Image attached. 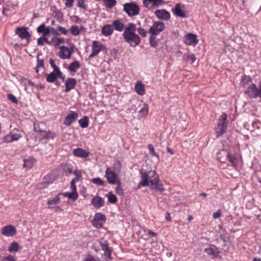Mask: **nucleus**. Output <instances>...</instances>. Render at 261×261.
I'll use <instances>...</instances> for the list:
<instances>
[{
  "label": "nucleus",
  "mask_w": 261,
  "mask_h": 261,
  "mask_svg": "<svg viewBox=\"0 0 261 261\" xmlns=\"http://www.w3.org/2000/svg\"><path fill=\"white\" fill-rule=\"evenodd\" d=\"M136 30V24L130 22L127 24V27L124 29L122 34L125 41L133 47L139 45L141 42L140 37L135 33Z\"/></svg>",
  "instance_id": "obj_1"
},
{
  "label": "nucleus",
  "mask_w": 261,
  "mask_h": 261,
  "mask_svg": "<svg viewBox=\"0 0 261 261\" xmlns=\"http://www.w3.org/2000/svg\"><path fill=\"white\" fill-rule=\"evenodd\" d=\"M141 175L142 181L138 185V188H140L141 186H149L150 183V179H155L156 177L159 178L158 174L155 171H149L148 172L144 171L142 169L139 170Z\"/></svg>",
  "instance_id": "obj_2"
},
{
  "label": "nucleus",
  "mask_w": 261,
  "mask_h": 261,
  "mask_svg": "<svg viewBox=\"0 0 261 261\" xmlns=\"http://www.w3.org/2000/svg\"><path fill=\"white\" fill-rule=\"evenodd\" d=\"M227 115L223 114L220 116L217 126L215 127V133L217 137H219L226 132L227 127Z\"/></svg>",
  "instance_id": "obj_3"
},
{
  "label": "nucleus",
  "mask_w": 261,
  "mask_h": 261,
  "mask_svg": "<svg viewBox=\"0 0 261 261\" xmlns=\"http://www.w3.org/2000/svg\"><path fill=\"white\" fill-rule=\"evenodd\" d=\"M123 10L129 16L137 15L140 12L139 6L134 2L125 3L123 5Z\"/></svg>",
  "instance_id": "obj_4"
},
{
  "label": "nucleus",
  "mask_w": 261,
  "mask_h": 261,
  "mask_svg": "<svg viewBox=\"0 0 261 261\" xmlns=\"http://www.w3.org/2000/svg\"><path fill=\"white\" fill-rule=\"evenodd\" d=\"M165 29V23L162 21H155L150 28L148 32L150 35H158Z\"/></svg>",
  "instance_id": "obj_5"
},
{
  "label": "nucleus",
  "mask_w": 261,
  "mask_h": 261,
  "mask_svg": "<svg viewBox=\"0 0 261 261\" xmlns=\"http://www.w3.org/2000/svg\"><path fill=\"white\" fill-rule=\"evenodd\" d=\"M106 220V217L104 214L101 213H96L92 221V225L97 228H101L105 223Z\"/></svg>",
  "instance_id": "obj_6"
},
{
  "label": "nucleus",
  "mask_w": 261,
  "mask_h": 261,
  "mask_svg": "<svg viewBox=\"0 0 261 261\" xmlns=\"http://www.w3.org/2000/svg\"><path fill=\"white\" fill-rule=\"evenodd\" d=\"M185 7L180 3H177L175 5L174 8L172 10L173 13L176 17L181 18H187L188 13L185 10Z\"/></svg>",
  "instance_id": "obj_7"
},
{
  "label": "nucleus",
  "mask_w": 261,
  "mask_h": 261,
  "mask_svg": "<svg viewBox=\"0 0 261 261\" xmlns=\"http://www.w3.org/2000/svg\"><path fill=\"white\" fill-rule=\"evenodd\" d=\"M15 32V34L17 35L20 39H26L27 40V43L29 42L31 35L27 31V29L26 28H17L16 29Z\"/></svg>",
  "instance_id": "obj_8"
},
{
  "label": "nucleus",
  "mask_w": 261,
  "mask_h": 261,
  "mask_svg": "<svg viewBox=\"0 0 261 261\" xmlns=\"http://www.w3.org/2000/svg\"><path fill=\"white\" fill-rule=\"evenodd\" d=\"M105 176L110 184L114 185L117 181H116L117 175L110 168H107L105 172Z\"/></svg>",
  "instance_id": "obj_9"
},
{
  "label": "nucleus",
  "mask_w": 261,
  "mask_h": 261,
  "mask_svg": "<svg viewBox=\"0 0 261 261\" xmlns=\"http://www.w3.org/2000/svg\"><path fill=\"white\" fill-rule=\"evenodd\" d=\"M184 42L185 43L189 45H195L198 42L197 40V36L195 34L188 33L184 36Z\"/></svg>",
  "instance_id": "obj_10"
},
{
  "label": "nucleus",
  "mask_w": 261,
  "mask_h": 261,
  "mask_svg": "<svg viewBox=\"0 0 261 261\" xmlns=\"http://www.w3.org/2000/svg\"><path fill=\"white\" fill-rule=\"evenodd\" d=\"M1 233L6 237H12L16 234V229L13 225H7L2 228Z\"/></svg>",
  "instance_id": "obj_11"
},
{
  "label": "nucleus",
  "mask_w": 261,
  "mask_h": 261,
  "mask_svg": "<svg viewBox=\"0 0 261 261\" xmlns=\"http://www.w3.org/2000/svg\"><path fill=\"white\" fill-rule=\"evenodd\" d=\"M204 251L209 255L213 256L214 258H217L220 252L219 248L213 244H210V247L205 248Z\"/></svg>",
  "instance_id": "obj_12"
},
{
  "label": "nucleus",
  "mask_w": 261,
  "mask_h": 261,
  "mask_svg": "<svg viewBox=\"0 0 261 261\" xmlns=\"http://www.w3.org/2000/svg\"><path fill=\"white\" fill-rule=\"evenodd\" d=\"M62 54H60V57L62 59H70L72 54L73 53V47L70 48H68L65 46H62L60 47Z\"/></svg>",
  "instance_id": "obj_13"
},
{
  "label": "nucleus",
  "mask_w": 261,
  "mask_h": 261,
  "mask_svg": "<svg viewBox=\"0 0 261 261\" xmlns=\"http://www.w3.org/2000/svg\"><path fill=\"white\" fill-rule=\"evenodd\" d=\"M150 185L151 188L152 189H155L161 192H163L165 191V189L163 188V185L160 182L159 179H150Z\"/></svg>",
  "instance_id": "obj_14"
},
{
  "label": "nucleus",
  "mask_w": 261,
  "mask_h": 261,
  "mask_svg": "<svg viewBox=\"0 0 261 261\" xmlns=\"http://www.w3.org/2000/svg\"><path fill=\"white\" fill-rule=\"evenodd\" d=\"M154 14L160 19L167 21L170 18L169 12L165 9L157 10L155 11Z\"/></svg>",
  "instance_id": "obj_15"
},
{
  "label": "nucleus",
  "mask_w": 261,
  "mask_h": 261,
  "mask_svg": "<svg viewBox=\"0 0 261 261\" xmlns=\"http://www.w3.org/2000/svg\"><path fill=\"white\" fill-rule=\"evenodd\" d=\"M102 43L97 41H94L92 42V53L89 58H93L96 56L101 50V46Z\"/></svg>",
  "instance_id": "obj_16"
},
{
  "label": "nucleus",
  "mask_w": 261,
  "mask_h": 261,
  "mask_svg": "<svg viewBox=\"0 0 261 261\" xmlns=\"http://www.w3.org/2000/svg\"><path fill=\"white\" fill-rule=\"evenodd\" d=\"M77 114L75 112H72L65 117L64 124L67 126H70L77 118Z\"/></svg>",
  "instance_id": "obj_17"
},
{
  "label": "nucleus",
  "mask_w": 261,
  "mask_h": 261,
  "mask_svg": "<svg viewBox=\"0 0 261 261\" xmlns=\"http://www.w3.org/2000/svg\"><path fill=\"white\" fill-rule=\"evenodd\" d=\"M76 84V80L74 78H68L65 81V92H67L73 89Z\"/></svg>",
  "instance_id": "obj_18"
},
{
  "label": "nucleus",
  "mask_w": 261,
  "mask_h": 261,
  "mask_svg": "<svg viewBox=\"0 0 261 261\" xmlns=\"http://www.w3.org/2000/svg\"><path fill=\"white\" fill-rule=\"evenodd\" d=\"M91 204L96 208H100L104 205L105 201L101 197L97 196L92 198Z\"/></svg>",
  "instance_id": "obj_19"
},
{
  "label": "nucleus",
  "mask_w": 261,
  "mask_h": 261,
  "mask_svg": "<svg viewBox=\"0 0 261 261\" xmlns=\"http://www.w3.org/2000/svg\"><path fill=\"white\" fill-rule=\"evenodd\" d=\"M73 153V154L76 156L85 158H87L89 154V153L88 151H86L84 149L80 148L74 149Z\"/></svg>",
  "instance_id": "obj_20"
},
{
  "label": "nucleus",
  "mask_w": 261,
  "mask_h": 261,
  "mask_svg": "<svg viewBox=\"0 0 261 261\" xmlns=\"http://www.w3.org/2000/svg\"><path fill=\"white\" fill-rule=\"evenodd\" d=\"M135 89L137 93L139 95H143L145 94L144 85L142 83L141 81H138L136 83Z\"/></svg>",
  "instance_id": "obj_21"
},
{
  "label": "nucleus",
  "mask_w": 261,
  "mask_h": 261,
  "mask_svg": "<svg viewBox=\"0 0 261 261\" xmlns=\"http://www.w3.org/2000/svg\"><path fill=\"white\" fill-rule=\"evenodd\" d=\"M113 32V29L111 25H105L101 29V34L105 36H109Z\"/></svg>",
  "instance_id": "obj_22"
},
{
  "label": "nucleus",
  "mask_w": 261,
  "mask_h": 261,
  "mask_svg": "<svg viewBox=\"0 0 261 261\" xmlns=\"http://www.w3.org/2000/svg\"><path fill=\"white\" fill-rule=\"evenodd\" d=\"M256 90V85L254 84H251L248 89L245 91V93H247L250 97L255 98Z\"/></svg>",
  "instance_id": "obj_23"
},
{
  "label": "nucleus",
  "mask_w": 261,
  "mask_h": 261,
  "mask_svg": "<svg viewBox=\"0 0 261 261\" xmlns=\"http://www.w3.org/2000/svg\"><path fill=\"white\" fill-rule=\"evenodd\" d=\"M112 25L115 30L119 32L122 31L124 27V24L119 19L114 20L112 23Z\"/></svg>",
  "instance_id": "obj_24"
},
{
  "label": "nucleus",
  "mask_w": 261,
  "mask_h": 261,
  "mask_svg": "<svg viewBox=\"0 0 261 261\" xmlns=\"http://www.w3.org/2000/svg\"><path fill=\"white\" fill-rule=\"evenodd\" d=\"M37 32L42 33L43 36H45L50 33V30L48 28H46L44 23H42L37 28Z\"/></svg>",
  "instance_id": "obj_25"
},
{
  "label": "nucleus",
  "mask_w": 261,
  "mask_h": 261,
  "mask_svg": "<svg viewBox=\"0 0 261 261\" xmlns=\"http://www.w3.org/2000/svg\"><path fill=\"white\" fill-rule=\"evenodd\" d=\"M80 64L79 61H74L71 63L68 66V69L72 72H75L80 68Z\"/></svg>",
  "instance_id": "obj_26"
},
{
  "label": "nucleus",
  "mask_w": 261,
  "mask_h": 261,
  "mask_svg": "<svg viewBox=\"0 0 261 261\" xmlns=\"http://www.w3.org/2000/svg\"><path fill=\"white\" fill-rule=\"evenodd\" d=\"M23 161V168H30L33 166L35 160L33 158H30L28 159H24Z\"/></svg>",
  "instance_id": "obj_27"
},
{
  "label": "nucleus",
  "mask_w": 261,
  "mask_h": 261,
  "mask_svg": "<svg viewBox=\"0 0 261 261\" xmlns=\"http://www.w3.org/2000/svg\"><path fill=\"white\" fill-rule=\"evenodd\" d=\"M62 165L63 166V172L66 174H71L73 172V167L72 165L69 164H65L63 165L62 164Z\"/></svg>",
  "instance_id": "obj_28"
},
{
  "label": "nucleus",
  "mask_w": 261,
  "mask_h": 261,
  "mask_svg": "<svg viewBox=\"0 0 261 261\" xmlns=\"http://www.w3.org/2000/svg\"><path fill=\"white\" fill-rule=\"evenodd\" d=\"M226 157L229 162L231 163L232 166L234 167L237 166L238 160L237 158L234 155L227 153Z\"/></svg>",
  "instance_id": "obj_29"
},
{
  "label": "nucleus",
  "mask_w": 261,
  "mask_h": 261,
  "mask_svg": "<svg viewBox=\"0 0 261 261\" xmlns=\"http://www.w3.org/2000/svg\"><path fill=\"white\" fill-rule=\"evenodd\" d=\"M182 59L187 62L191 61V63H194L196 60L195 56L193 54H184L182 56Z\"/></svg>",
  "instance_id": "obj_30"
},
{
  "label": "nucleus",
  "mask_w": 261,
  "mask_h": 261,
  "mask_svg": "<svg viewBox=\"0 0 261 261\" xmlns=\"http://www.w3.org/2000/svg\"><path fill=\"white\" fill-rule=\"evenodd\" d=\"M20 137H21V136L19 134H10V135H7L6 137V140L7 142H11L13 141L18 140Z\"/></svg>",
  "instance_id": "obj_31"
},
{
  "label": "nucleus",
  "mask_w": 261,
  "mask_h": 261,
  "mask_svg": "<svg viewBox=\"0 0 261 261\" xmlns=\"http://www.w3.org/2000/svg\"><path fill=\"white\" fill-rule=\"evenodd\" d=\"M56 180V178L53 174L49 173L45 176L43 178V181L48 182V185L52 184Z\"/></svg>",
  "instance_id": "obj_32"
},
{
  "label": "nucleus",
  "mask_w": 261,
  "mask_h": 261,
  "mask_svg": "<svg viewBox=\"0 0 261 261\" xmlns=\"http://www.w3.org/2000/svg\"><path fill=\"white\" fill-rule=\"evenodd\" d=\"M64 196L67 197L69 199H72L73 200H75L78 198V193L77 192H65L63 194Z\"/></svg>",
  "instance_id": "obj_33"
},
{
  "label": "nucleus",
  "mask_w": 261,
  "mask_h": 261,
  "mask_svg": "<svg viewBox=\"0 0 261 261\" xmlns=\"http://www.w3.org/2000/svg\"><path fill=\"white\" fill-rule=\"evenodd\" d=\"M80 126L82 128H86L88 126L89 120L88 117L85 116L82 119H81L79 121Z\"/></svg>",
  "instance_id": "obj_34"
},
{
  "label": "nucleus",
  "mask_w": 261,
  "mask_h": 261,
  "mask_svg": "<svg viewBox=\"0 0 261 261\" xmlns=\"http://www.w3.org/2000/svg\"><path fill=\"white\" fill-rule=\"evenodd\" d=\"M19 248V244L16 242H13L8 249L9 252H17Z\"/></svg>",
  "instance_id": "obj_35"
},
{
  "label": "nucleus",
  "mask_w": 261,
  "mask_h": 261,
  "mask_svg": "<svg viewBox=\"0 0 261 261\" xmlns=\"http://www.w3.org/2000/svg\"><path fill=\"white\" fill-rule=\"evenodd\" d=\"M116 184H117V187L115 189L116 193L118 195L123 196L124 194L123 190L120 181L118 180Z\"/></svg>",
  "instance_id": "obj_36"
},
{
  "label": "nucleus",
  "mask_w": 261,
  "mask_h": 261,
  "mask_svg": "<svg viewBox=\"0 0 261 261\" xmlns=\"http://www.w3.org/2000/svg\"><path fill=\"white\" fill-rule=\"evenodd\" d=\"M46 81L48 83H53L57 80V75L55 72H52L49 74H46Z\"/></svg>",
  "instance_id": "obj_37"
},
{
  "label": "nucleus",
  "mask_w": 261,
  "mask_h": 261,
  "mask_svg": "<svg viewBox=\"0 0 261 261\" xmlns=\"http://www.w3.org/2000/svg\"><path fill=\"white\" fill-rule=\"evenodd\" d=\"M52 42V44H54L55 46H59V45L61 43H64L65 42V40L64 38H53L51 40Z\"/></svg>",
  "instance_id": "obj_38"
},
{
  "label": "nucleus",
  "mask_w": 261,
  "mask_h": 261,
  "mask_svg": "<svg viewBox=\"0 0 261 261\" xmlns=\"http://www.w3.org/2000/svg\"><path fill=\"white\" fill-rule=\"evenodd\" d=\"M148 113V106L147 104L144 103L142 108L139 111V113L141 114L142 116L146 117Z\"/></svg>",
  "instance_id": "obj_39"
},
{
  "label": "nucleus",
  "mask_w": 261,
  "mask_h": 261,
  "mask_svg": "<svg viewBox=\"0 0 261 261\" xmlns=\"http://www.w3.org/2000/svg\"><path fill=\"white\" fill-rule=\"evenodd\" d=\"M92 183L98 186H105V182L99 177H96L91 179Z\"/></svg>",
  "instance_id": "obj_40"
},
{
  "label": "nucleus",
  "mask_w": 261,
  "mask_h": 261,
  "mask_svg": "<svg viewBox=\"0 0 261 261\" xmlns=\"http://www.w3.org/2000/svg\"><path fill=\"white\" fill-rule=\"evenodd\" d=\"M149 44L151 46L155 47L158 45V42L156 41V36L150 35L149 37Z\"/></svg>",
  "instance_id": "obj_41"
},
{
  "label": "nucleus",
  "mask_w": 261,
  "mask_h": 261,
  "mask_svg": "<svg viewBox=\"0 0 261 261\" xmlns=\"http://www.w3.org/2000/svg\"><path fill=\"white\" fill-rule=\"evenodd\" d=\"M108 201L111 203H115L117 201V197L112 193L107 194Z\"/></svg>",
  "instance_id": "obj_42"
},
{
  "label": "nucleus",
  "mask_w": 261,
  "mask_h": 261,
  "mask_svg": "<svg viewBox=\"0 0 261 261\" xmlns=\"http://www.w3.org/2000/svg\"><path fill=\"white\" fill-rule=\"evenodd\" d=\"M60 194H61V193L59 194L56 197H55L53 199L48 200L47 202V204L54 205L58 203L60 200V198L59 197V195Z\"/></svg>",
  "instance_id": "obj_43"
},
{
  "label": "nucleus",
  "mask_w": 261,
  "mask_h": 261,
  "mask_svg": "<svg viewBox=\"0 0 261 261\" xmlns=\"http://www.w3.org/2000/svg\"><path fill=\"white\" fill-rule=\"evenodd\" d=\"M105 3V5L107 8H112L116 4L117 2L116 0H103Z\"/></svg>",
  "instance_id": "obj_44"
},
{
  "label": "nucleus",
  "mask_w": 261,
  "mask_h": 261,
  "mask_svg": "<svg viewBox=\"0 0 261 261\" xmlns=\"http://www.w3.org/2000/svg\"><path fill=\"white\" fill-rule=\"evenodd\" d=\"M48 186V182L43 181L37 184L36 185V189L38 190H42L47 188Z\"/></svg>",
  "instance_id": "obj_45"
},
{
  "label": "nucleus",
  "mask_w": 261,
  "mask_h": 261,
  "mask_svg": "<svg viewBox=\"0 0 261 261\" xmlns=\"http://www.w3.org/2000/svg\"><path fill=\"white\" fill-rule=\"evenodd\" d=\"M70 31L71 33L73 36H77L80 34V31H79V27L76 25L72 26L70 29Z\"/></svg>",
  "instance_id": "obj_46"
},
{
  "label": "nucleus",
  "mask_w": 261,
  "mask_h": 261,
  "mask_svg": "<svg viewBox=\"0 0 261 261\" xmlns=\"http://www.w3.org/2000/svg\"><path fill=\"white\" fill-rule=\"evenodd\" d=\"M148 148L149 150V152L150 153L154 156H155L158 158V159H159V155L158 154H157L155 151H154V147L153 146V145L152 144H148Z\"/></svg>",
  "instance_id": "obj_47"
},
{
  "label": "nucleus",
  "mask_w": 261,
  "mask_h": 261,
  "mask_svg": "<svg viewBox=\"0 0 261 261\" xmlns=\"http://www.w3.org/2000/svg\"><path fill=\"white\" fill-rule=\"evenodd\" d=\"M138 34L142 37H146L147 34V32L145 30L142 28H137Z\"/></svg>",
  "instance_id": "obj_48"
},
{
  "label": "nucleus",
  "mask_w": 261,
  "mask_h": 261,
  "mask_svg": "<svg viewBox=\"0 0 261 261\" xmlns=\"http://www.w3.org/2000/svg\"><path fill=\"white\" fill-rule=\"evenodd\" d=\"M149 1L152 3L153 6L156 7L164 4V1L163 0H149Z\"/></svg>",
  "instance_id": "obj_49"
},
{
  "label": "nucleus",
  "mask_w": 261,
  "mask_h": 261,
  "mask_svg": "<svg viewBox=\"0 0 261 261\" xmlns=\"http://www.w3.org/2000/svg\"><path fill=\"white\" fill-rule=\"evenodd\" d=\"M99 244L102 250H105L108 248H109L108 245L109 243L107 240H104L103 241H100L99 242Z\"/></svg>",
  "instance_id": "obj_50"
},
{
  "label": "nucleus",
  "mask_w": 261,
  "mask_h": 261,
  "mask_svg": "<svg viewBox=\"0 0 261 261\" xmlns=\"http://www.w3.org/2000/svg\"><path fill=\"white\" fill-rule=\"evenodd\" d=\"M8 99L11 101L12 102L14 103H17L18 100L15 96L12 94H8L7 95Z\"/></svg>",
  "instance_id": "obj_51"
},
{
  "label": "nucleus",
  "mask_w": 261,
  "mask_h": 261,
  "mask_svg": "<svg viewBox=\"0 0 261 261\" xmlns=\"http://www.w3.org/2000/svg\"><path fill=\"white\" fill-rule=\"evenodd\" d=\"M84 261H99L98 258L94 257L91 255H88Z\"/></svg>",
  "instance_id": "obj_52"
},
{
  "label": "nucleus",
  "mask_w": 261,
  "mask_h": 261,
  "mask_svg": "<svg viewBox=\"0 0 261 261\" xmlns=\"http://www.w3.org/2000/svg\"><path fill=\"white\" fill-rule=\"evenodd\" d=\"M111 253V250L110 248L105 250L104 255L110 259H112Z\"/></svg>",
  "instance_id": "obj_53"
},
{
  "label": "nucleus",
  "mask_w": 261,
  "mask_h": 261,
  "mask_svg": "<svg viewBox=\"0 0 261 261\" xmlns=\"http://www.w3.org/2000/svg\"><path fill=\"white\" fill-rule=\"evenodd\" d=\"M54 72L55 73V74H56V76H57V79L58 77H61L62 76H63V74L61 72V71H60V69L59 67L56 68L54 70Z\"/></svg>",
  "instance_id": "obj_54"
},
{
  "label": "nucleus",
  "mask_w": 261,
  "mask_h": 261,
  "mask_svg": "<svg viewBox=\"0 0 261 261\" xmlns=\"http://www.w3.org/2000/svg\"><path fill=\"white\" fill-rule=\"evenodd\" d=\"M54 72L55 73V74H56V76H57V79L58 77H61L62 76H63V74L61 72V71H60V69L59 67L56 68L54 70Z\"/></svg>",
  "instance_id": "obj_55"
},
{
  "label": "nucleus",
  "mask_w": 261,
  "mask_h": 261,
  "mask_svg": "<svg viewBox=\"0 0 261 261\" xmlns=\"http://www.w3.org/2000/svg\"><path fill=\"white\" fill-rule=\"evenodd\" d=\"M54 72L55 73V74H56V76H57V79L58 77H61L62 76H63V74L61 72V71H60V69L59 67L56 68L54 70Z\"/></svg>",
  "instance_id": "obj_56"
},
{
  "label": "nucleus",
  "mask_w": 261,
  "mask_h": 261,
  "mask_svg": "<svg viewBox=\"0 0 261 261\" xmlns=\"http://www.w3.org/2000/svg\"><path fill=\"white\" fill-rule=\"evenodd\" d=\"M58 30L64 35H67L68 31L64 27L58 26Z\"/></svg>",
  "instance_id": "obj_57"
},
{
  "label": "nucleus",
  "mask_w": 261,
  "mask_h": 261,
  "mask_svg": "<svg viewBox=\"0 0 261 261\" xmlns=\"http://www.w3.org/2000/svg\"><path fill=\"white\" fill-rule=\"evenodd\" d=\"M74 0H66L65 5L67 8L72 7Z\"/></svg>",
  "instance_id": "obj_58"
},
{
  "label": "nucleus",
  "mask_w": 261,
  "mask_h": 261,
  "mask_svg": "<svg viewBox=\"0 0 261 261\" xmlns=\"http://www.w3.org/2000/svg\"><path fill=\"white\" fill-rule=\"evenodd\" d=\"M43 67H44V60H39L38 57H37V68Z\"/></svg>",
  "instance_id": "obj_59"
},
{
  "label": "nucleus",
  "mask_w": 261,
  "mask_h": 261,
  "mask_svg": "<svg viewBox=\"0 0 261 261\" xmlns=\"http://www.w3.org/2000/svg\"><path fill=\"white\" fill-rule=\"evenodd\" d=\"M47 138L46 139H53L54 138V137H55V134L50 132V131H48L47 132Z\"/></svg>",
  "instance_id": "obj_60"
},
{
  "label": "nucleus",
  "mask_w": 261,
  "mask_h": 261,
  "mask_svg": "<svg viewBox=\"0 0 261 261\" xmlns=\"http://www.w3.org/2000/svg\"><path fill=\"white\" fill-rule=\"evenodd\" d=\"M34 129L35 132L38 133H40V132L42 130L40 127L39 124L36 123H34Z\"/></svg>",
  "instance_id": "obj_61"
},
{
  "label": "nucleus",
  "mask_w": 261,
  "mask_h": 261,
  "mask_svg": "<svg viewBox=\"0 0 261 261\" xmlns=\"http://www.w3.org/2000/svg\"><path fill=\"white\" fill-rule=\"evenodd\" d=\"M3 260L6 261H15L14 256L11 255L5 257Z\"/></svg>",
  "instance_id": "obj_62"
},
{
  "label": "nucleus",
  "mask_w": 261,
  "mask_h": 261,
  "mask_svg": "<svg viewBox=\"0 0 261 261\" xmlns=\"http://www.w3.org/2000/svg\"><path fill=\"white\" fill-rule=\"evenodd\" d=\"M221 215V210H219L217 212H215L213 214V216L214 218L216 219V218L220 217Z\"/></svg>",
  "instance_id": "obj_63"
},
{
  "label": "nucleus",
  "mask_w": 261,
  "mask_h": 261,
  "mask_svg": "<svg viewBox=\"0 0 261 261\" xmlns=\"http://www.w3.org/2000/svg\"><path fill=\"white\" fill-rule=\"evenodd\" d=\"M257 97H261V85L259 86V89H256V90L255 98H257Z\"/></svg>",
  "instance_id": "obj_64"
}]
</instances>
